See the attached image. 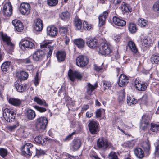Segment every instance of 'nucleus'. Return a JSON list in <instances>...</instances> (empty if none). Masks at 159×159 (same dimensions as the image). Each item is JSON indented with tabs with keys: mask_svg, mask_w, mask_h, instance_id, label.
<instances>
[{
	"mask_svg": "<svg viewBox=\"0 0 159 159\" xmlns=\"http://www.w3.org/2000/svg\"><path fill=\"white\" fill-rule=\"evenodd\" d=\"M26 115L28 119L30 120L34 119L36 116L33 110H27Z\"/></svg>",
	"mask_w": 159,
	"mask_h": 159,
	"instance_id": "37",
	"label": "nucleus"
},
{
	"mask_svg": "<svg viewBox=\"0 0 159 159\" xmlns=\"http://www.w3.org/2000/svg\"><path fill=\"white\" fill-rule=\"evenodd\" d=\"M34 83L35 86H37L39 84V79L38 77V73H37L35 77L34 80Z\"/></svg>",
	"mask_w": 159,
	"mask_h": 159,
	"instance_id": "57",
	"label": "nucleus"
},
{
	"mask_svg": "<svg viewBox=\"0 0 159 159\" xmlns=\"http://www.w3.org/2000/svg\"><path fill=\"white\" fill-rule=\"evenodd\" d=\"M16 75L21 80H26L28 77V74L23 71H18L16 73Z\"/></svg>",
	"mask_w": 159,
	"mask_h": 159,
	"instance_id": "24",
	"label": "nucleus"
},
{
	"mask_svg": "<svg viewBox=\"0 0 159 159\" xmlns=\"http://www.w3.org/2000/svg\"><path fill=\"white\" fill-rule=\"evenodd\" d=\"M83 27L85 30H89L92 28L91 26L89 25L87 22L84 21L83 23Z\"/></svg>",
	"mask_w": 159,
	"mask_h": 159,
	"instance_id": "55",
	"label": "nucleus"
},
{
	"mask_svg": "<svg viewBox=\"0 0 159 159\" xmlns=\"http://www.w3.org/2000/svg\"><path fill=\"white\" fill-rule=\"evenodd\" d=\"M142 147L145 152L148 153L149 152L151 148V145L148 140L143 142Z\"/></svg>",
	"mask_w": 159,
	"mask_h": 159,
	"instance_id": "32",
	"label": "nucleus"
},
{
	"mask_svg": "<svg viewBox=\"0 0 159 159\" xmlns=\"http://www.w3.org/2000/svg\"><path fill=\"white\" fill-rule=\"evenodd\" d=\"M33 145L30 143L24 144L22 148V153L25 156H31L32 153V148Z\"/></svg>",
	"mask_w": 159,
	"mask_h": 159,
	"instance_id": "3",
	"label": "nucleus"
},
{
	"mask_svg": "<svg viewBox=\"0 0 159 159\" xmlns=\"http://www.w3.org/2000/svg\"><path fill=\"white\" fill-rule=\"evenodd\" d=\"M109 159H118L116 153L114 152H111L109 155Z\"/></svg>",
	"mask_w": 159,
	"mask_h": 159,
	"instance_id": "53",
	"label": "nucleus"
},
{
	"mask_svg": "<svg viewBox=\"0 0 159 159\" xmlns=\"http://www.w3.org/2000/svg\"><path fill=\"white\" fill-rule=\"evenodd\" d=\"M97 145L99 148L103 149H106L107 148H110L111 144H109L107 140L104 138H100L97 141Z\"/></svg>",
	"mask_w": 159,
	"mask_h": 159,
	"instance_id": "5",
	"label": "nucleus"
},
{
	"mask_svg": "<svg viewBox=\"0 0 159 159\" xmlns=\"http://www.w3.org/2000/svg\"><path fill=\"white\" fill-rule=\"evenodd\" d=\"M48 120L45 117H40L37 118L35 124V127L37 130L39 129H44L46 127Z\"/></svg>",
	"mask_w": 159,
	"mask_h": 159,
	"instance_id": "1",
	"label": "nucleus"
},
{
	"mask_svg": "<svg viewBox=\"0 0 159 159\" xmlns=\"http://www.w3.org/2000/svg\"><path fill=\"white\" fill-rule=\"evenodd\" d=\"M90 156L94 158L93 159H101L95 153L91 154Z\"/></svg>",
	"mask_w": 159,
	"mask_h": 159,
	"instance_id": "64",
	"label": "nucleus"
},
{
	"mask_svg": "<svg viewBox=\"0 0 159 159\" xmlns=\"http://www.w3.org/2000/svg\"><path fill=\"white\" fill-rule=\"evenodd\" d=\"M44 52L42 50H38L34 52L33 56V59L36 61H41L45 57Z\"/></svg>",
	"mask_w": 159,
	"mask_h": 159,
	"instance_id": "11",
	"label": "nucleus"
},
{
	"mask_svg": "<svg viewBox=\"0 0 159 159\" xmlns=\"http://www.w3.org/2000/svg\"><path fill=\"white\" fill-rule=\"evenodd\" d=\"M58 0H47V4L50 6H56L58 3Z\"/></svg>",
	"mask_w": 159,
	"mask_h": 159,
	"instance_id": "48",
	"label": "nucleus"
},
{
	"mask_svg": "<svg viewBox=\"0 0 159 159\" xmlns=\"http://www.w3.org/2000/svg\"><path fill=\"white\" fill-rule=\"evenodd\" d=\"M52 41H47L43 44L40 45L42 48H46L45 50L48 51L47 53V57H49L52 54L53 49V46H51Z\"/></svg>",
	"mask_w": 159,
	"mask_h": 159,
	"instance_id": "6",
	"label": "nucleus"
},
{
	"mask_svg": "<svg viewBox=\"0 0 159 159\" xmlns=\"http://www.w3.org/2000/svg\"><path fill=\"white\" fill-rule=\"evenodd\" d=\"M99 52L102 55H110L112 52L111 45L107 43H102L99 48Z\"/></svg>",
	"mask_w": 159,
	"mask_h": 159,
	"instance_id": "2",
	"label": "nucleus"
},
{
	"mask_svg": "<svg viewBox=\"0 0 159 159\" xmlns=\"http://www.w3.org/2000/svg\"><path fill=\"white\" fill-rule=\"evenodd\" d=\"M151 60L153 63H159V54L156 53L153 54L151 58Z\"/></svg>",
	"mask_w": 159,
	"mask_h": 159,
	"instance_id": "39",
	"label": "nucleus"
},
{
	"mask_svg": "<svg viewBox=\"0 0 159 159\" xmlns=\"http://www.w3.org/2000/svg\"><path fill=\"white\" fill-rule=\"evenodd\" d=\"M134 153L137 157L139 159H142L144 157L143 151L140 148H136L134 150Z\"/></svg>",
	"mask_w": 159,
	"mask_h": 159,
	"instance_id": "30",
	"label": "nucleus"
},
{
	"mask_svg": "<svg viewBox=\"0 0 159 159\" xmlns=\"http://www.w3.org/2000/svg\"><path fill=\"white\" fill-rule=\"evenodd\" d=\"M68 75L69 78L72 82H74L76 78L81 79L82 77V76L80 72L77 71H73L71 69L69 70Z\"/></svg>",
	"mask_w": 159,
	"mask_h": 159,
	"instance_id": "7",
	"label": "nucleus"
},
{
	"mask_svg": "<svg viewBox=\"0 0 159 159\" xmlns=\"http://www.w3.org/2000/svg\"><path fill=\"white\" fill-rule=\"evenodd\" d=\"M134 84L136 89L138 90L141 91L145 90L147 86V84L144 83L143 82L137 79L135 80Z\"/></svg>",
	"mask_w": 159,
	"mask_h": 159,
	"instance_id": "13",
	"label": "nucleus"
},
{
	"mask_svg": "<svg viewBox=\"0 0 159 159\" xmlns=\"http://www.w3.org/2000/svg\"><path fill=\"white\" fill-rule=\"evenodd\" d=\"M86 43L89 48L93 49L97 46V41L96 39L89 38L87 39Z\"/></svg>",
	"mask_w": 159,
	"mask_h": 159,
	"instance_id": "21",
	"label": "nucleus"
},
{
	"mask_svg": "<svg viewBox=\"0 0 159 159\" xmlns=\"http://www.w3.org/2000/svg\"><path fill=\"white\" fill-rule=\"evenodd\" d=\"M148 43H150V42L147 38L143 39L142 41V44L143 46L144 45H144H147Z\"/></svg>",
	"mask_w": 159,
	"mask_h": 159,
	"instance_id": "59",
	"label": "nucleus"
},
{
	"mask_svg": "<svg viewBox=\"0 0 159 159\" xmlns=\"http://www.w3.org/2000/svg\"><path fill=\"white\" fill-rule=\"evenodd\" d=\"M127 102L128 104L130 106H132L136 104L137 102L136 99L134 98L133 97H127Z\"/></svg>",
	"mask_w": 159,
	"mask_h": 159,
	"instance_id": "43",
	"label": "nucleus"
},
{
	"mask_svg": "<svg viewBox=\"0 0 159 159\" xmlns=\"http://www.w3.org/2000/svg\"><path fill=\"white\" fill-rule=\"evenodd\" d=\"M113 39L117 43L120 41V36L119 35H116L114 37Z\"/></svg>",
	"mask_w": 159,
	"mask_h": 159,
	"instance_id": "60",
	"label": "nucleus"
},
{
	"mask_svg": "<svg viewBox=\"0 0 159 159\" xmlns=\"http://www.w3.org/2000/svg\"><path fill=\"white\" fill-rule=\"evenodd\" d=\"M150 119L151 117L150 116H148L147 115L144 114L142 117L141 122L149 123Z\"/></svg>",
	"mask_w": 159,
	"mask_h": 159,
	"instance_id": "45",
	"label": "nucleus"
},
{
	"mask_svg": "<svg viewBox=\"0 0 159 159\" xmlns=\"http://www.w3.org/2000/svg\"><path fill=\"white\" fill-rule=\"evenodd\" d=\"M47 33L48 35L50 37H55L57 34V29L53 25L48 26L47 28Z\"/></svg>",
	"mask_w": 159,
	"mask_h": 159,
	"instance_id": "15",
	"label": "nucleus"
},
{
	"mask_svg": "<svg viewBox=\"0 0 159 159\" xmlns=\"http://www.w3.org/2000/svg\"><path fill=\"white\" fill-rule=\"evenodd\" d=\"M14 86L17 91L19 92H23L26 90V84H21L20 82L19 81H17L15 82Z\"/></svg>",
	"mask_w": 159,
	"mask_h": 159,
	"instance_id": "22",
	"label": "nucleus"
},
{
	"mask_svg": "<svg viewBox=\"0 0 159 159\" xmlns=\"http://www.w3.org/2000/svg\"><path fill=\"white\" fill-rule=\"evenodd\" d=\"M8 102L10 104L15 106H20L21 103L20 100L13 98H11L8 99Z\"/></svg>",
	"mask_w": 159,
	"mask_h": 159,
	"instance_id": "28",
	"label": "nucleus"
},
{
	"mask_svg": "<svg viewBox=\"0 0 159 159\" xmlns=\"http://www.w3.org/2000/svg\"><path fill=\"white\" fill-rule=\"evenodd\" d=\"M20 48H32L34 47V44L31 42L26 40H22L19 43Z\"/></svg>",
	"mask_w": 159,
	"mask_h": 159,
	"instance_id": "17",
	"label": "nucleus"
},
{
	"mask_svg": "<svg viewBox=\"0 0 159 159\" xmlns=\"http://www.w3.org/2000/svg\"><path fill=\"white\" fill-rule=\"evenodd\" d=\"M125 95V93L124 90L119 92L118 97V100L119 102L122 103L124 101Z\"/></svg>",
	"mask_w": 159,
	"mask_h": 159,
	"instance_id": "41",
	"label": "nucleus"
},
{
	"mask_svg": "<svg viewBox=\"0 0 159 159\" xmlns=\"http://www.w3.org/2000/svg\"><path fill=\"white\" fill-rule=\"evenodd\" d=\"M74 43L79 48H84L85 46V41L81 38H79L75 39L74 40Z\"/></svg>",
	"mask_w": 159,
	"mask_h": 159,
	"instance_id": "27",
	"label": "nucleus"
},
{
	"mask_svg": "<svg viewBox=\"0 0 159 159\" xmlns=\"http://www.w3.org/2000/svg\"><path fill=\"white\" fill-rule=\"evenodd\" d=\"M153 10L155 12L159 13V0L154 3L153 6Z\"/></svg>",
	"mask_w": 159,
	"mask_h": 159,
	"instance_id": "50",
	"label": "nucleus"
},
{
	"mask_svg": "<svg viewBox=\"0 0 159 159\" xmlns=\"http://www.w3.org/2000/svg\"><path fill=\"white\" fill-rule=\"evenodd\" d=\"M128 78L124 74H121L119 76L118 80L119 86L123 87L129 82Z\"/></svg>",
	"mask_w": 159,
	"mask_h": 159,
	"instance_id": "16",
	"label": "nucleus"
},
{
	"mask_svg": "<svg viewBox=\"0 0 159 159\" xmlns=\"http://www.w3.org/2000/svg\"><path fill=\"white\" fill-rule=\"evenodd\" d=\"M113 21L115 24L120 26H124L126 25V21L116 16H114L112 19Z\"/></svg>",
	"mask_w": 159,
	"mask_h": 159,
	"instance_id": "23",
	"label": "nucleus"
},
{
	"mask_svg": "<svg viewBox=\"0 0 159 159\" xmlns=\"http://www.w3.org/2000/svg\"><path fill=\"white\" fill-rule=\"evenodd\" d=\"M103 85V89L104 91L106 89L111 90L112 84L110 81H102Z\"/></svg>",
	"mask_w": 159,
	"mask_h": 159,
	"instance_id": "42",
	"label": "nucleus"
},
{
	"mask_svg": "<svg viewBox=\"0 0 159 159\" xmlns=\"http://www.w3.org/2000/svg\"><path fill=\"white\" fill-rule=\"evenodd\" d=\"M30 4L27 3H22L20 7L19 11L22 15H28L30 13Z\"/></svg>",
	"mask_w": 159,
	"mask_h": 159,
	"instance_id": "9",
	"label": "nucleus"
},
{
	"mask_svg": "<svg viewBox=\"0 0 159 159\" xmlns=\"http://www.w3.org/2000/svg\"><path fill=\"white\" fill-rule=\"evenodd\" d=\"M75 132H73L70 134H69V135H68L67 137H66V138L64 139V140L65 141H68L72 139V135L75 134Z\"/></svg>",
	"mask_w": 159,
	"mask_h": 159,
	"instance_id": "58",
	"label": "nucleus"
},
{
	"mask_svg": "<svg viewBox=\"0 0 159 159\" xmlns=\"http://www.w3.org/2000/svg\"><path fill=\"white\" fill-rule=\"evenodd\" d=\"M101 114L102 112L101 110H97L96 111V116L98 118L101 117Z\"/></svg>",
	"mask_w": 159,
	"mask_h": 159,
	"instance_id": "61",
	"label": "nucleus"
},
{
	"mask_svg": "<svg viewBox=\"0 0 159 159\" xmlns=\"http://www.w3.org/2000/svg\"><path fill=\"white\" fill-rule=\"evenodd\" d=\"M128 29L129 32L132 34L135 33L137 31L136 24L133 23H130L129 25Z\"/></svg>",
	"mask_w": 159,
	"mask_h": 159,
	"instance_id": "40",
	"label": "nucleus"
},
{
	"mask_svg": "<svg viewBox=\"0 0 159 159\" xmlns=\"http://www.w3.org/2000/svg\"><path fill=\"white\" fill-rule=\"evenodd\" d=\"M8 153L7 150L3 148H0V156L3 158L6 157Z\"/></svg>",
	"mask_w": 159,
	"mask_h": 159,
	"instance_id": "49",
	"label": "nucleus"
},
{
	"mask_svg": "<svg viewBox=\"0 0 159 159\" xmlns=\"http://www.w3.org/2000/svg\"><path fill=\"white\" fill-rule=\"evenodd\" d=\"M154 154L156 156L159 157V144L155 146Z\"/></svg>",
	"mask_w": 159,
	"mask_h": 159,
	"instance_id": "56",
	"label": "nucleus"
},
{
	"mask_svg": "<svg viewBox=\"0 0 159 159\" xmlns=\"http://www.w3.org/2000/svg\"><path fill=\"white\" fill-rule=\"evenodd\" d=\"M12 24L17 31L21 32L23 30L24 26L22 23L20 21L16 19L12 21Z\"/></svg>",
	"mask_w": 159,
	"mask_h": 159,
	"instance_id": "18",
	"label": "nucleus"
},
{
	"mask_svg": "<svg viewBox=\"0 0 159 159\" xmlns=\"http://www.w3.org/2000/svg\"><path fill=\"white\" fill-rule=\"evenodd\" d=\"M88 59L85 56L79 55L76 59V65L79 67H85L88 64Z\"/></svg>",
	"mask_w": 159,
	"mask_h": 159,
	"instance_id": "4",
	"label": "nucleus"
},
{
	"mask_svg": "<svg viewBox=\"0 0 159 159\" xmlns=\"http://www.w3.org/2000/svg\"><path fill=\"white\" fill-rule=\"evenodd\" d=\"M150 130L153 132H157L159 130V125L151 123Z\"/></svg>",
	"mask_w": 159,
	"mask_h": 159,
	"instance_id": "46",
	"label": "nucleus"
},
{
	"mask_svg": "<svg viewBox=\"0 0 159 159\" xmlns=\"http://www.w3.org/2000/svg\"><path fill=\"white\" fill-rule=\"evenodd\" d=\"M12 6L10 2L6 3L3 6L2 12L3 15L7 16H11L12 13Z\"/></svg>",
	"mask_w": 159,
	"mask_h": 159,
	"instance_id": "10",
	"label": "nucleus"
},
{
	"mask_svg": "<svg viewBox=\"0 0 159 159\" xmlns=\"http://www.w3.org/2000/svg\"><path fill=\"white\" fill-rule=\"evenodd\" d=\"M81 145V141L78 139H74L72 142V148L74 151L79 149Z\"/></svg>",
	"mask_w": 159,
	"mask_h": 159,
	"instance_id": "31",
	"label": "nucleus"
},
{
	"mask_svg": "<svg viewBox=\"0 0 159 159\" xmlns=\"http://www.w3.org/2000/svg\"><path fill=\"white\" fill-rule=\"evenodd\" d=\"M31 57H29L28 58H26L24 60V62L26 64L30 63H31Z\"/></svg>",
	"mask_w": 159,
	"mask_h": 159,
	"instance_id": "62",
	"label": "nucleus"
},
{
	"mask_svg": "<svg viewBox=\"0 0 159 159\" xmlns=\"http://www.w3.org/2000/svg\"><path fill=\"white\" fill-rule=\"evenodd\" d=\"M74 25L76 30H80L82 27V21L78 17L75 18L74 20Z\"/></svg>",
	"mask_w": 159,
	"mask_h": 159,
	"instance_id": "29",
	"label": "nucleus"
},
{
	"mask_svg": "<svg viewBox=\"0 0 159 159\" xmlns=\"http://www.w3.org/2000/svg\"><path fill=\"white\" fill-rule=\"evenodd\" d=\"M89 130L92 134L97 133L98 130V125L97 122L94 121L90 122L88 125Z\"/></svg>",
	"mask_w": 159,
	"mask_h": 159,
	"instance_id": "12",
	"label": "nucleus"
},
{
	"mask_svg": "<svg viewBox=\"0 0 159 159\" xmlns=\"http://www.w3.org/2000/svg\"><path fill=\"white\" fill-rule=\"evenodd\" d=\"M67 31V28L66 27H61L59 28V31L62 35L66 34Z\"/></svg>",
	"mask_w": 159,
	"mask_h": 159,
	"instance_id": "52",
	"label": "nucleus"
},
{
	"mask_svg": "<svg viewBox=\"0 0 159 159\" xmlns=\"http://www.w3.org/2000/svg\"><path fill=\"white\" fill-rule=\"evenodd\" d=\"M66 53L64 51H58L56 53V56L59 62L64 61L66 57Z\"/></svg>",
	"mask_w": 159,
	"mask_h": 159,
	"instance_id": "25",
	"label": "nucleus"
},
{
	"mask_svg": "<svg viewBox=\"0 0 159 159\" xmlns=\"http://www.w3.org/2000/svg\"><path fill=\"white\" fill-rule=\"evenodd\" d=\"M148 24V22L143 18H139L138 20V24L141 27H147Z\"/></svg>",
	"mask_w": 159,
	"mask_h": 159,
	"instance_id": "34",
	"label": "nucleus"
},
{
	"mask_svg": "<svg viewBox=\"0 0 159 159\" xmlns=\"http://www.w3.org/2000/svg\"><path fill=\"white\" fill-rule=\"evenodd\" d=\"M149 125V123L140 122V128L142 130H146L147 129Z\"/></svg>",
	"mask_w": 159,
	"mask_h": 159,
	"instance_id": "51",
	"label": "nucleus"
},
{
	"mask_svg": "<svg viewBox=\"0 0 159 159\" xmlns=\"http://www.w3.org/2000/svg\"><path fill=\"white\" fill-rule=\"evenodd\" d=\"M123 14L125 13L131 12L132 11V9L125 2H123L120 7Z\"/></svg>",
	"mask_w": 159,
	"mask_h": 159,
	"instance_id": "26",
	"label": "nucleus"
},
{
	"mask_svg": "<svg viewBox=\"0 0 159 159\" xmlns=\"http://www.w3.org/2000/svg\"><path fill=\"white\" fill-rule=\"evenodd\" d=\"M14 115H15V113L13 110H4L3 113V116L6 120L13 119L14 117Z\"/></svg>",
	"mask_w": 159,
	"mask_h": 159,
	"instance_id": "19",
	"label": "nucleus"
},
{
	"mask_svg": "<svg viewBox=\"0 0 159 159\" xmlns=\"http://www.w3.org/2000/svg\"><path fill=\"white\" fill-rule=\"evenodd\" d=\"M135 143V140H132L131 141H127L126 143V144L127 146L131 148L132 147L134 146Z\"/></svg>",
	"mask_w": 159,
	"mask_h": 159,
	"instance_id": "54",
	"label": "nucleus"
},
{
	"mask_svg": "<svg viewBox=\"0 0 159 159\" xmlns=\"http://www.w3.org/2000/svg\"><path fill=\"white\" fill-rule=\"evenodd\" d=\"M26 68L28 70H32L34 69V66L33 65H28L26 66Z\"/></svg>",
	"mask_w": 159,
	"mask_h": 159,
	"instance_id": "63",
	"label": "nucleus"
},
{
	"mask_svg": "<svg viewBox=\"0 0 159 159\" xmlns=\"http://www.w3.org/2000/svg\"><path fill=\"white\" fill-rule=\"evenodd\" d=\"M127 46L128 47L131 51L134 53H136L137 52L138 50L136 47L134 42L132 41H129L128 42Z\"/></svg>",
	"mask_w": 159,
	"mask_h": 159,
	"instance_id": "33",
	"label": "nucleus"
},
{
	"mask_svg": "<svg viewBox=\"0 0 159 159\" xmlns=\"http://www.w3.org/2000/svg\"><path fill=\"white\" fill-rule=\"evenodd\" d=\"M88 86L87 93L88 94L91 95L92 94L93 91L97 88V83H96L93 86L90 83H89L88 84Z\"/></svg>",
	"mask_w": 159,
	"mask_h": 159,
	"instance_id": "35",
	"label": "nucleus"
},
{
	"mask_svg": "<svg viewBox=\"0 0 159 159\" xmlns=\"http://www.w3.org/2000/svg\"><path fill=\"white\" fill-rule=\"evenodd\" d=\"M34 100L39 105H43L44 106H47V104L46 103V102L44 100H41L39 98L35 97L34 98Z\"/></svg>",
	"mask_w": 159,
	"mask_h": 159,
	"instance_id": "44",
	"label": "nucleus"
},
{
	"mask_svg": "<svg viewBox=\"0 0 159 159\" xmlns=\"http://www.w3.org/2000/svg\"><path fill=\"white\" fill-rule=\"evenodd\" d=\"M109 12L110 11L108 10L106 11L99 16V23L98 26L99 27H101L104 24L106 19L107 18Z\"/></svg>",
	"mask_w": 159,
	"mask_h": 159,
	"instance_id": "14",
	"label": "nucleus"
},
{
	"mask_svg": "<svg viewBox=\"0 0 159 159\" xmlns=\"http://www.w3.org/2000/svg\"><path fill=\"white\" fill-rule=\"evenodd\" d=\"M43 25L42 20L39 18L37 19L34 21V28L37 31H40L42 30Z\"/></svg>",
	"mask_w": 159,
	"mask_h": 159,
	"instance_id": "20",
	"label": "nucleus"
},
{
	"mask_svg": "<svg viewBox=\"0 0 159 159\" xmlns=\"http://www.w3.org/2000/svg\"><path fill=\"white\" fill-rule=\"evenodd\" d=\"M11 62L7 61L4 62L2 65L1 68L3 71L6 72L8 70Z\"/></svg>",
	"mask_w": 159,
	"mask_h": 159,
	"instance_id": "38",
	"label": "nucleus"
},
{
	"mask_svg": "<svg viewBox=\"0 0 159 159\" xmlns=\"http://www.w3.org/2000/svg\"><path fill=\"white\" fill-rule=\"evenodd\" d=\"M0 34L3 42L9 46L10 48V50L12 51L14 48V45L11 43L10 37L7 36L6 34H4L2 33H0Z\"/></svg>",
	"mask_w": 159,
	"mask_h": 159,
	"instance_id": "8",
	"label": "nucleus"
},
{
	"mask_svg": "<svg viewBox=\"0 0 159 159\" xmlns=\"http://www.w3.org/2000/svg\"><path fill=\"white\" fill-rule=\"evenodd\" d=\"M70 16L69 13L67 11L63 12L59 14L60 18L64 21L69 19Z\"/></svg>",
	"mask_w": 159,
	"mask_h": 159,
	"instance_id": "36",
	"label": "nucleus"
},
{
	"mask_svg": "<svg viewBox=\"0 0 159 159\" xmlns=\"http://www.w3.org/2000/svg\"><path fill=\"white\" fill-rule=\"evenodd\" d=\"M35 141L37 143L43 145L44 144L45 141L43 139H42L41 136H38L34 139Z\"/></svg>",
	"mask_w": 159,
	"mask_h": 159,
	"instance_id": "47",
	"label": "nucleus"
}]
</instances>
